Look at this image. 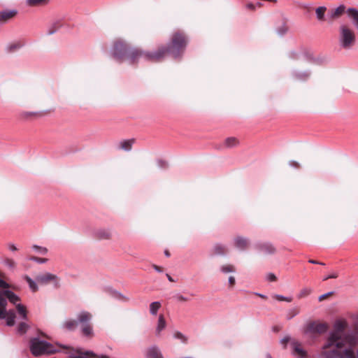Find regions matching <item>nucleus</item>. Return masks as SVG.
<instances>
[{"label":"nucleus","mask_w":358,"mask_h":358,"mask_svg":"<svg viewBox=\"0 0 358 358\" xmlns=\"http://www.w3.org/2000/svg\"><path fill=\"white\" fill-rule=\"evenodd\" d=\"M17 14V10L15 9H6L0 11V24H6L11 19L15 17Z\"/></svg>","instance_id":"9b49d317"},{"label":"nucleus","mask_w":358,"mask_h":358,"mask_svg":"<svg viewBox=\"0 0 358 358\" xmlns=\"http://www.w3.org/2000/svg\"><path fill=\"white\" fill-rule=\"evenodd\" d=\"M50 1V0H26V4L29 6H45Z\"/></svg>","instance_id":"b1692460"},{"label":"nucleus","mask_w":358,"mask_h":358,"mask_svg":"<svg viewBox=\"0 0 358 358\" xmlns=\"http://www.w3.org/2000/svg\"><path fill=\"white\" fill-rule=\"evenodd\" d=\"M308 262L310 263V264H319V265H322V266L325 265L324 263L321 262H318V261H316V260H314V259H309Z\"/></svg>","instance_id":"a18cd8bd"},{"label":"nucleus","mask_w":358,"mask_h":358,"mask_svg":"<svg viewBox=\"0 0 358 358\" xmlns=\"http://www.w3.org/2000/svg\"><path fill=\"white\" fill-rule=\"evenodd\" d=\"M235 278L234 276H230L229 278V283L231 285H234L235 284Z\"/></svg>","instance_id":"603ef678"},{"label":"nucleus","mask_w":358,"mask_h":358,"mask_svg":"<svg viewBox=\"0 0 358 358\" xmlns=\"http://www.w3.org/2000/svg\"><path fill=\"white\" fill-rule=\"evenodd\" d=\"M220 271L224 273L235 272L234 266L230 264L223 265L220 267Z\"/></svg>","instance_id":"c756f323"},{"label":"nucleus","mask_w":358,"mask_h":358,"mask_svg":"<svg viewBox=\"0 0 358 358\" xmlns=\"http://www.w3.org/2000/svg\"><path fill=\"white\" fill-rule=\"evenodd\" d=\"M92 315L87 311H81L77 315L76 320H68L62 324V328L69 331H74L80 324V331L84 336H93V327L91 324Z\"/></svg>","instance_id":"20e7f679"},{"label":"nucleus","mask_w":358,"mask_h":358,"mask_svg":"<svg viewBox=\"0 0 358 358\" xmlns=\"http://www.w3.org/2000/svg\"><path fill=\"white\" fill-rule=\"evenodd\" d=\"M274 298L278 301H284L285 296L280 294H275L274 295Z\"/></svg>","instance_id":"09e8293b"},{"label":"nucleus","mask_w":358,"mask_h":358,"mask_svg":"<svg viewBox=\"0 0 358 358\" xmlns=\"http://www.w3.org/2000/svg\"><path fill=\"white\" fill-rule=\"evenodd\" d=\"M289 57L292 59H297L298 58V54L296 52L292 51L289 53Z\"/></svg>","instance_id":"49530a36"},{"label":"nucleus","mask_w":358,"mask_h":358,"mask_svg":"<svg viewBox=\"0 0 358 358\" xmlns=\"http://www.w3.org/2000/svg\"><path fill=\"white\" fill-rule=\"evenodd\" d=\"M266 358H271V355H270V354H267V355H266Z\"/></svg>","instance_id":"bf43d9fd"},{"label":"nucleus","mask_w":358,"mask_h":358,"mask_svg":"<svg viewBox=\"0 0 358 358\" xmlns=\"http://www.w3.org/2000/svg\"><path fill=\"white\" fill-rule=\"evenodd\" d=\"M166 275V277H167V278H168L169 281H170V282H174V280L172 278V277H171L169 274H168V273H167Z\"/></svg>","instance_id":"5fc2aeb1"},{"label":"nucleus","mask_w":358,"mask_h":358,"mask_svg":"<svg viewBox=\"0 0 358 358\" xmlns=\"http://www.w3.org/2000/svg\"><path fill=\"white\" fill-rule=\"evenodd\" d=\"M94 236L98 239H109L111 237V233L108 229H99L94 232Z\"/></svg>","instance_id":"dca6fc26"},{"label":"nucleus","mask_w":358,"mask_h":358,"mask_svg":"<svg viewBox=\"0 0 358 358\" xmlns=\"http://www.w3.org/2000/svg\"><path fill=\"white\" fill-rule=\"evenodd\" d=\"M347 13L348 17L352 20L355 27L358 31V9L350 7L346 8L344 4H340L335 8H331L328 11L327 20L333 22L340 18L344 13Z\"/></svg>","instance_id":"423d86ee"},{"label":"nucleus","mask_w":358,"mask_h":358,"mask_svg":"<svg viewBox=\"0 0 358 358\" xmlns=\"http://www.w3.org/2000/svg\"><path fill=\"white\" fill-rule=\"evenodd\" d=\"M21 47V45L20 43H15L12 44L9 46L10 51H13L14 50L19 49Z\"/></svg>","instance_id":"79ce46f5"},{"label":"nucleus","mask_w":358,"mask_h":358,"mask_svg":"<svg viewBox=\"0 0 358 358\" xmlns=\"http://www.w3.org/2000/svg\"><path fill=\"white\" fill-rule=\"evenodd\" d=\"M9 287L8 282L0 278V288L8 289ZM7 299L16 306L20 298L11 290H0V319H6V324L13 327L15 323L16 314L14 310H6Z\"/></svg>","instance_id":"7ed1b4c3"},{"label":"nucleus","mask_w":358,"mask_h":358,"mask_svg":"<svg viewBox=\"0 0 358 358\" xmlns=\"http://www.w3.org/2000/svg\"><path fill=\"white\" fill-rule=\"evenodd\" d=\"M289 164L290 166L294 167V168H299V166H300L299 164L297 162L294 161V160L290 161L289 162Z\"/></svg>","instance_id":"37998d69"},{"label":"nucleus","mask_w":358,"mask_h":358,"mask_svg":"<svg viewBox=\"0 0 358 358\" xmlns=\"http://www.w3.org/2000/svg\"><path fill=\"white\" fill-rule=\"evenodd\" d=\"M356 339H357V342H358V331H357V334Z\"/></svg>","instance_id":"680f3d73"},{"label":"nucleus","mask_w":358,"mask_h":358,"mask_svg":"<svg viewBox=\"0 0 358 358\" xmlns=\"http://www.w3.org/2000/svg\"><path fill=\"white\" fill-rule=\"evenodd\" d=\"M338 45L343 50H350L356 43L355 31L348 24H341L338 27Z\"/></svg>","instance_id":"39448f33"},{"label":"nucleus","mask_w":358,"mask_h":358,"mask_svg":"<svg viewBox=\"0 0 358 358\" xmlns=\"http://www.w3.org/2000/svg\"><path fill=\"white\" fill-rule=\"evenodd\" d=\"M147 358H163L158 347L153 345L148 349Z\"/></svg>","instance_id":"4468645a"},{"label":"nucleus","mask_w":358,"mask_h":358,"mask_svg":"<svg viewBox=\"0 0 358 358\" xmlns=\"http://www.w3.org/2000/svg\"><path fill=\"white\" fill-rule=\"evenodd\" d=\"M327 10V8L326 6H320L315 9L316 18L319 22H323L327 20L325 18V13Z\"/></svg>","instance_id":"f3484780"},{"label":"nucleus","mask_w":358,"mask_h":358,"mask_svg":"<svg viewBox=\"0 0 358 358\" xmlns=\"http://www.w3.org/2000/svg\"><path fill=\"white\" fill-rule=\"evenodd\" d=\"M333 294H334V292H329L326 294H322L321 296H319L318 301H322L324 300L327 296H331Z\"/></svg>","instance_id":"ea45409f"},{"label":"nucleus","mask_w":358,"mask_h":358,"mask_svg":"<svg viewBox=\"0 0 358 358\" xmlns=\"http://www.w3.org/2000/svg\"><path fill=\"white\" fill-rule=\"evenodd\" d=\"M328 329V326L326 323L317 322H310L308 323L304 328L305 334H312V333H317V334H323L326 332Z\"/></svg>","instance_id":"6e6552de"},{"label":"nucleus","mask_w":358,"mask_h":358,"mask_svg":"<svg viewBox=\"0 0 358 358\" xmlns=\"http://www.w3.org/2000/svg\"><path fill=\"white\" fill-rule=\"evenodd\" d=\"M157 164H158L159 167H160L162 169H166L168 166L167 162L162 159L157 160Z\"/></svg>","instance_id":"4c0bfd02"},{"label":"nucleus","mask_w":358,"mask_h":358,"mask_svg":"<svg viewBox=\"0 0 358 358\" xmlns=\"http://www.w3.org/2000/svg\"><path fill=\"white\" fill-rule=\"evenodd\" d=\"M32 248L36 252H38L39 254L43 255H46L48 252V250L46 248L39 246L37 245H33Z\"/></svg>","instance_id":"7c9ffc66"},{"label":"nucleus","mask_w":358,"mask_h":358,"mask_svg":"<svg viewBox=\"0 0 358 358\" xmlns=\"http://www.w3.org/2000/svg\"><path fill=\"white\" fill-rule=\"evenodd\" d=\"M213 255L223 256L227 252L226 245L221 243H216L213 248Z\"/></svg>","instance_id":"a211bd4d"},{"label":"nucleus","mask_w":358,"mask_h":358,"mask_svg":"<svg viewBox=\"0 0 358 358\" xmlns=\"http://www.w3.org/2000/svg\"><path fill=\"white\" fill-rule=\"evenodd\" d=\"M57 276L50 273H45L36 276V280L41 284H48L50 281H57Z\"/></svg>","instance_id":"f8f14e48"},{"label":"nucleus","mask_w":358,"mask_h":358,"mask_svg":"<svg viewBox=\"0 0 358 358\" xmlns=\"http://www.w3.org/2000/svg\"><path fill=\"white\" fill-rule=\"evenodd\" d=\"M290 337L289 336H285L284 337L281 341L280 343L285 345V347L286 346L287 343L289 341Z\"/></svg>","instance_id":"c03bdc74"},{"label":"nucleus","mask_w":358,"mask_h":358,"mask_svg":"<svg viewBox=\"0 0 358 358\" xmlns=\"http://www.w3.org/2000/svg\"><path fill=\"white\" fill-rule=\"evenodd\" d=\"M246 8L249 10H255V6L252 3H249L246 4Z\"/></svg>","instance_id":"de8ad7c7"},{"label":"nucleus","mask_w":358,"mask_h":358,"mask_svg":"<svg viewBox=\"0 0 358 358\" xmlns=\"http://www.w3.org/2000/svg\"><path fill=\"white\" fill-rule=\"evenodd\" d=\"M166 322L163 315H160L158 318L157 325L156 327L155 334L156 336H159L162 330L165 329Z\"/></svg>","instance_id":"aec40b11"},{"label":"nucleus","mask_w":358,"mask_h":358,"mask_svg":"<svg viewBox=\"0 0 358 358\" xmlns=\"http://www.w3.org/2000/svg\"><path fill=\"white\" fill-rule=\"evenodd\" d=\"M338 275L336 272H334L330 275H326L323 278V281L327 280L330 278H338Z\"/></svg>","instance_id":"58836bf2"},{"label":"nucleus","mask_w":358,"mask_h":358,"mask_svg":"<svg viewBox=\"0 0 358 358\" xmlns=\"http://www.w3.org/2000/svg\"><path fill=\"white\" fill-rule=\"evenodd\" d=\"M299 313V311L296 308L291 309L288 311L287 318V320H291L294 316H296Z\"/></svg>","instance_id":"f704fd0d"},{"label":"nucleus","mask_w":358,"mask_h":358,"mask_svg":"<svg viewBox=\"0 0 358 358\" xmlns=\"http://www.w3.org/2000/svg\"><path fill=\"white\" fill-rule=\"evenodd\" d=\"M162 305L159 301H154L150 304V313L152 315H156Z\"/></svg>","instance_id":"bb28decb"},{"label":"nucleus","mask_w":358,"mask_h":358,"mask_svg":"<svg viewBox=\"0 0 358 358\" xmlns=\"http://www.w3.org/2000/svg\"><path fill=\"white\" fill-rule=\"evenodd\" d=\"M152 267L153 268L157 271V272H159V273H162V268L155 264H153L152 265Z\"/></svg>","instance_id":"3c124183"},{"label":"nucleus","mask_w":358,"mask_h":358,"mask_svg":"<svg viewBox=\"0 0 358 358\" xmlns=\"http://www.w3.org/2000/svg\"><path fill=\"white\" fill-rule=\"evenodd\" d=\"M234 242V245L241 250H245L249 245V240L243 236L236 237Z\"/></svg>","instance_id":"ddd939ff"},{"label":"nucleus","mask_w":358,"mask_h":358,"mask_svg":"<svg viewBox=\"0 0 358 358\" xmlns=\"http://www.w3.org/2000/svg\"><path fill=\"white\" fill-rule=\"evenodd\" d=\"M174 298L179 301H187L189 300L187 297L182 296L180 294H176Z\"/></svg>","instance_id":"e433bc0d"},{"label":"nucleus","mask_w":358,"mask_h":358,"mask_svg":"<svg viewBox=\"0 0 358 358\" xmlns=\"http://www.w3.org/2000/svg\"><path fill=\"white\" fill-rule=\"evenodd\" d=\"M238 144V141L235 137L227 138L224 142V145L228 148L235 147Z\"/></svg>","instance_id":"a878e982"},{"label":"nucleus","mask_w":358,"mask_h":358,"mask_svg":"<svg viewBox=\"0 0 358 358\" xmlns=\"http://www.w3.org/2000/svg\"><path fill=\"white\" fill-rule=\"evenodd\" d=\"M61 27L60 24L59 22H55L53 23L48 29L47 34L48 35H52L57 31V30Z\"/></svg>","instance_id":"c85d7f7f"},{"label":"nucleus","mask_w":358,"mask_h":358,"mask_svg":"<svg viewBox=\"0 0 358 358\" xmlns=\"http://www.w3.org/2000/svg\"><path fill=\"white\" fill-rule=\"evenodd\" d=\"M16 310L19 315V318L22 320H28L27 310L26 307L21 304H16Z\"/></svg>","instance_id":"6ab92c4d"},{"label":"nucleus","mask_w":358,"mask_h":358,"mask_svg":"<svg viewBox=\"0 0 358 358\" xmlns=\"http://www.w3.org/2000/svg\"><path fill=\"white\" fill-rule=\"evenodd\" d=\"M68 358H108L106 355L99 356L90 351L82 352L76 351L69 355Z\"/></svg>","instance_id":"1a4fd4ad"},{"label":"nucleus","mask_w":358,"mask_h":358,"mask_svg":"<svg viewBox=\"0 0 358 358\" xmlns=\"http://www.w3.org/2000/svg\"><path fill=\"white\" fill-rule=\"evenodd\" d=\"M255 294L259 296V297H261L262 299H266L267 298L266 295H264V294H259V293H256Z\"/></svg>","instance_id":"4d7b16f0"},{"label":"nucleus","mask_w":358,"mask_h":358,"mask_svg":"<svg viewBox=\"0 0 358 358\" xmlns=\"http://www.w3.org/2000/svg\"><path fill=\"white\" fill-rule=\"evenodd\" d=\"M294 352L298 354L300 358H306V352L303 350L300 344L297 342H293Z\"/></svg>","instance_id":"5701e85b"},{"label":"nucleus","mask_w":358,"mask_h":358,"mask_svg":"<svg viewBox=\"0 0 358 358\" xmlns=\"http://www.w3.org/2000/svg\"><path fill=\"white\" fill-rule=\"evenodd\" d=\"M267 280L268 281H275L276 280V276L275 275V274L272 273H270L267 275V277H266Z\"/></svg>","instance_id":"a19ab883"},{"label":"nucleus","mask_w":358,"mask_h":358,"mask_svg":"<svg viewBox=\"0 0 358 358\" xmlns=\"http://www.w3.org/2000/svg\"><path fill=\"white\" fill-rule=\"evenodd\" d=\"M284 301H285L287 302H291L292 301V298L285 296Z\"/></svg>","instance_id":"6e6d98bb"},{"label":"nucleus","mask_w":358,"mask_h":358,"mask_svg":"<svg viewBox=\"0 0 358 358\" xmlns=\"http://www.w3.org/2000/svg\"><path fill=\"white\" fill-rule=\"evenodd\" d=\"M38 114V113H36V112H31V113H26L25 115H29V116H31V115H36Z\"/></svg>","instance_id":"864d4df0"},{"label":"nucleus","mask_w":358,"mask_h":358,"mask_svg":"<svg viewBox=\"0 0 358 358\" xmlns=\"http://www.w3.org/2000/svg\"><path fill=\"white\" fill-rule=\"evenodd\" d=\"M347 323L338 320L334 324V331L330 333L326 344L323 347L322 358H355L352 348H343V341L341 334L345 330Z\"/></svg>","instance_id":"f03ea898"},{"label":"nucleus","mask_w":358,"mask_h":358,"mask_svg":"<svg viewBox=\"0 0 358 358\" xmlns=\"http://www.w3.org/2000/svg\"><path fill=\"white\" fill-rule=\"evenodd\" d=\"M173 336L175 338L180 339L183 343L187 341L186 337L180 331L176 332Z\"/></svg>","instance_id":"c9c22d12"},{"label":"nucleus","mask_w":358,"mask_h":358,"mask_svg":"<svg viewBox=\"0 0 358 358\" xmlns=\"http://www.w3.org/2000/svg\"><path fill=\"white\" fill-rule=\"evenodd\" d=\"M255 248L265 255H272L275 252V247L270 243H257L255 245Z\"/></svg>","instance_id":"9d476101"},{"label":"nucleus","mask_w":358,"mask_h":358,"mask_svg":"<svg viewBox=\"0 0 358 358\" xmlns=\"http://www.w3.org/2000/svg\"><path fill=\"white\" fill-rule=\"evenodd\" d=\"M164 255H165V256H166V257H170V255H170V252H169L168 250H165V251H164Z\"/></svg>","instance_id":"13d9d810"},{"label":"nucleus","mask_w":358,"mask_h":358,"mask_svg":"<svg viewBox=\"0 0 358 358\" xmlns=\"http://www.w3.org/2000/svg\"><path fill=\"white\" fill-rule=\"evenodd\" d=\"M30 351L34 356L54 354L57 350L50 343L33 338L30 340Z\"/></svg>","instance_id":"0eeeda50"},{"label":"nucleus","mask_w":358,"mask_h":358,"mask_svg":"<svg viewBox=\"0 0 358 358\" xmlns=\"http://www.w3.org/2000/svg\"><path fill=\"white\" fill-rule=\"evenodd\" d=\"M3 264L10 268L13 269L15 267V262L13 259L10 258H6L3 260Z\"/></svg>","instance_id":"473e14b6"},{"label":"nucleus","mask_w":358,"mask_h":358,"mask_svg":"<svg viewBox=\"0 0 358 358\" xmlns=\"http://www.w3.org/2000/svg\"><path fill=\"white\" fill-rule=\"evenodd\" d=\"M135 142L134 138L127 139L120 142L118 148L124 151H130L132 148V145Z\"/></svg>","instance_id":"2eb2a0df"},{"label":"nucleus","mask_w":358,"mask_h":358,"mask_svg":"<svg viewBox=\"0 0 358 358\" xmlns=\"http://www.w3.org/2000/svg\"><path fill=\"white\" fill-rule=\"evenodd\" d=\"M311 292H312V289L310 288L305 287L300 291V292L298 295V297L299 299L305 297V296L309 295L311 293Z\"/></svg>","instance_id":"2f4dec72"},{"label":"nucleus","mask_w":358,"mask_h":358,"mask_svg":"<svg viewBox=\"0 0 358 358\" xmlns=\"http://www.w3.org/2000/svg\"><path fill=\"white\" fill-rule=\"evenodd\" d=\"M8 248L11 250V251H16L17 249L16 248V246L13 244V243H9L8 245Z\"/></svg>","instance_id":"8fccbe9b"},{"label":"nucleus","mask_w":358,"mask_h":358,"mask_svg":"<svg viewBox=\"0 0 358 358\" xmlns=\"http://www.w3.org/2000/svg\"><path fill=\"white\" fill-rule=\"evenodd\" d=\"M27 320H22L17 327V333L20 335L24 334L29 329V325L27 322Z\"/></svg>","instance_id":"4be33fe9"},{"label":"nucleus","mask_w":358,"mask_h":358,"mask_svg":"<svg viewBox=\"0 0 358 358\" xmlns=\"http://www.w3.org/2000/svg\"><path fill=\"white\" fill-rule=\"evenodd\" d=\"M357 358H358V350L357 351Z\"/></svg>","instance_id":"e2e57ef3"},{"label":"nucleus","mask_w":358,"mask_h":358,"mask_svg":"<svg viewBox=\"0 0 358 358\" xmlns=\"http://www.w3.org/2000/svg\"><path fill=\"white\" fill-rule=\"evenodd\" d=\"M357 320H358V315H357Z\"/></svg>","instance_id":"0e129e2a"},{"label":"nucleus","mask_w":358,"mask_h":358,"mask_svg":"<svg viewBox=\"0 0 358 358\" xmlns=\"http://www.w3.org/2000/svg\"><path fill=\"white\" fill-rule=\"evenodd\" d=\"M294 77L300 81H305L308 80L310 76V71H304V72H300V71H294L293 73Z\"/></svg>","instance_id":"412c9836"},{"label":"nucleus","mask_w":358,"mask_h":358,"mask_svg":"<svg viewBox=\"0 0 358 358\" xmlns=\"http://www.w3.org/2000/svg\"><path fill=\"white\" fill-rule=\"evenodd\" d=\"M257 5L258 6H262V3H261L260 2H258V3H257Z\"/></svg>","instance_id":"052dcab7"},{"label":"nucleus","mask_w":358,"mask_h":358,"mask_svg":"<svg viewBox=\"0 0 358 358\" xmlns=\"http://www.w3.org/2000/svg\"><path fill=\"white\" fill-rule=\"evenodd\" d=\"M288 31L286 19H282L281 25L276 28V32L280 36L285 35Z\"/></svg>","instance_id":"393cba45"},{"label":"nucleus","mask_w":358,"mask_h":358,"mask_svg":"<svg viewBox=\"0 0 358 358\" xmlns=\"http://www.w3.org/2000/svg\"><path fill=\"white\" fill-rule=\"evenodd\" d=\"M24 279L27 281V282L28 283L30 289L33 292H36L38 290V285H37L36 282L34 280H32L28 275H25L24 276Z\"/></svg>","instance_id":"cd10ccee"},{"label":"nucleus","mask_w":358,"mask_h":358,"mask_svg":"<svg viewBox=\"0 0 358 358\" xmlns=\"http://www.w3.org/2000/svg\"><path fill=\"white\" fill-rule=\"evenodd\" d=\"M187 43L185 34L179 31L173 34L171 42L167 47L162 46L153 52H145L132 48L126 42L119 40L113 44L112 55L117 62H122L127 59L130 64L137 63L140 59L158 62L162 61L167 53H170L175 59L180 57L185 50Z\"/></svg>","instance_id":"f257e3e1"},{"label":"nucleus","mask_w":358,"mask_h":358,"mask_svg":"<svg viewBox=\"0 0 358 358\" xmlns=\"http://www.w3.org/2000/svg\"><path fill=\"white\" fill-rule=\"evenodd\" d=\"M29 259L38 264H45L48 262V259L46 258H41L34 256L29 257Z\"/></svg>","instance_id":"72a5a7b5"}]
</instances>
